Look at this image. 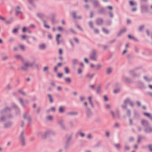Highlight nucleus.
<instances>
[{
  "instance_id": "31",
  "label": "nucleus",
  "mask_w": 152,
  "mask_h": 152,
  "mask_svg": "<svg viewBox=\"0 0 152 152\" xmlns=\"http://www.w3.org/2000/svg\"><path fill=\"white\" fill-rule=\"evenodd\" d=\"M17 31H18V29H16V28H15L13 30V32L14 33H15L17 32Z\"/></svg>"
},
{
  "instance_id": "12",
  "label": "nucleus",
  "mask_w": 152,
  "mask_h": 152,
  "mask_svg": "<svg viewBox=\"0 0 152 152\" xmlns=\"http://www.w3.org/2000/svg\"><path fill=\"white\" fill-rule=\"evenodd\" d=\"M92 97L91 96H89L88 97V99L89 101V102L91 104V105L92 106H93V103L91 101Z\"/></svg>"
},
{
  "instance_id": "10",
  "label": "nucleus",
  "mask_w": 152,
  "mask_h": 152,
  "mask_svg": "<svg viewBox=\"0 0 152 152\" xmlns=\"http://www.w3.org/2000/svg\"><path fill=\"white\" fill-rule=\"evenodd\" d=\"M45 45L44 44H42L39 46V48L42 49H44L45 48Z\"/></svg>"
},
{
  "instance_id": "61",
  "label": "nucleus",
  "mask_w": 152,
  "mask_h": 152,
  "mask_svg": "<svg viewBox=\"0 0 152 152\" xmlns=\"http://www.w3.org/2000/svg\"><path fill=\"white\" fill-rule=\"evenodd\" d=\"M26 36H25V35H22V38L23 39H25V38H26Z\"/></svg>"
},
{
  "instance_id": "60",
  "label": "nucleus",
  "mask_w": 152,
  "mask_h": 152,
  "mask_svg": "<svg viewBox=\"0 0 152 152\" xmlns=\"http://www.w3.org/2000/svg\"><path fill=\"white\" fill-rule=\"evenodd\" d=\"M48 37L49 39H51L52 36L51 35L49 34L48 35Z\"/></svg>"
},
{
  "instance_id": "48",
  "label": "nucleus",
  "mask_w": 152,
  "mask_h": 152,
  "mask_svg": "<svg viewBox=\"0 0 152 152\" xmlns=\"http://www.w3.org/2000/svg\"><path fill=\"white\" fill-rule=\"evenodd\" d=\"M57 69V67L56 66L54 67V71L55 72H56Z\"/></svg>"
},
{
  "instance_id": "28",
  "label": "nucleus",
  "mask_w": 152,
  "mask_h": 152,
  "mask_svg": "<svg viewBox=\"0 0 152 152\" xmlns=\"http://www.w3.org/2000/svg\"><path fill=\"white\" fill-rule=\"evenodd\" d=\"M48 67L47 66H45L44 67L43 70L44 71H46L48 70Z\"/></svg>"
},
{
  "instance_id": "33",
  "label": "nucleus",
  "mask_w": 152,
  "mask_h": 152,
  "mask_svg": "<svg viewBox=\"0 0 152 152\" xmlns=\"http://www.w3.org/2000/svg\"><path fill=\"white\" fill-rule=\"evenodd\" d=\"M63 76V74L61 73H58V76L59 77H61Z\"/></svg>"
},
{
  "instance_id": "56",
  "label": "nucleus",
  "mask_w": 152,
  "mask_h": 152,
  "mask_svg": "<svg viewBox=\"0 0 152 152\" xmlns=\"http://www.w3.org/2000/svg\"><path fill=\"white\" fill-rule=\"evenodd\" d=\"M58 29L59 30L61 31L62 30V28L61 27H59Z\"/></svg>"
},
{
  "instance_id": "34",
  "label": "nucleus",
  "mask_w": 152,
  "mask_h": 152,
  "mask_svg": "<svg viewBox=\"0 0 152 152\" xmlns=\"http://www.w3.org/2000/svg\"><path fill=\"white\" fill-rule=\"evenodd\" d=\"M148 147L150 150L151 151H152V145H150L148 146Z\"/></svg>"
},
{
  "instance_id": "39",
  "label": "nucleus",
  "mask_w": 152,
  "mask_h": 152,
  "mask_svg": "<svg viewBox=\"0 0 152 152\" xmlns=\"http://www.w3.org/2000/svg\"><path fill=\"white\" fill-rule=\"evenodd\" d=\"M0 19L2 20H5V18L0 16Z\"/></svg>"
},
{
  "instance_id": "25",
  "label": "nucleus",
  "mask_w": 152,
  "mask_h": 152,
  "mask_svg": "<svg viewBox=\"0 0 152 152\" xmlns=\"http://www.w3.org/2000/svg\"><path fill=\"white\" fill-rule=\"evenodd\" d=\"M128 37L130 39H134V38L131 35H128Z\"/></svg>"
},
{
  "instance_id": "17",
  "label": "nucleus",
  "mask_w": 152,
  "mask_h": 152,
  "mask_svg": "<svg viewBox=\"0 0 152 152\" xmlns=\"http://www.w3.org/2000/svg\"><path fill=\"white\" fill-rule=\"evenodd\" d=\"M152 131V129L151 128H148L146 130V132H150Z\"/></svg>"
},
{
  "instance_id": "19",
  "label": "nucleus",
  "mask_w": 152,
  "mask_h": 152,
  "mask_svg": "<svg viewBox=\"0 0 152 152\" xmlns=\"http://www.w3.org/2000/svg\"><path fill=\"white\" fill-rule=\"evenodd\" d=\"M112 72V69L110 68H108L107 69V73L109 74Z\"/></svg>"
},
{
  "instance_id": "47",
  "label": "nucleus",
  "mask_w": 152,
  "mask_h": 152,
  "mask_svg": "<svg viewBox=\"0 0 152 152\" xmlns=\"http://www.w3.org/2000/svg\"><path fill=\"white\" fill-rule=\"evenodd\" d=\"M75 12H73V13H72V15H73V18H75L76 17L75 16Z\"/></svg>"
},
{
  "instance_id": "6",
  "label": "nucleus",
  "mask_w": 152,
  "mask_h": 152,
  "mask_svg": "<svg viewBox=\"0 0 152 152\" xmlns=\"http://www.w3.org/2000/svg\"><path fill=\"white\" fill-rule=\"evenodd\" d=\"M144 114L145 115L150 118L152 120V116H151L150 114L148 113H144Z\"/></svg>"
},
{
  "instance_id": "9",
  "label": "nucleus",
  "mask_w": 152,
  "mask_h": 152,
  "mask_svg": "<svg viewBox=\"0 0 152 152\" xmlns=\"http://www.w3.org/2000/svg\"><path fill=\"white\" fill-rule=\"evenodd\" d=\"M31 66L32 65L27 62L25 63L24 64V66L26 67Z\"/></svg>"
},
{
  "instance_id": "5",
  "label": "nucleus",
  "mask_w": 152,
  "mask_h": 152,
  "mask_svg": "<svg viewBox=\"0 0 152 152\" xmlns=\"http://www.w3.org/2000/svg\"><path fill=\"white\" fill-rule=\"evenodd\" d=\"M20 139L22 142V145H24V139L23 137V136L22 134L20 137Z\"/></svg>"
},
{
  "instance_id": "45",
  "label": "nucleus",
  "mask_w": 152,
  "mask_h": 152,
  "mask_svg": "<svg viewBox=\"0 0 152 152\" xmlns=\"http://www.w3.org/2000/svg\"><path fill=\"white\" fill-rule=\"evenodd\" d=\"M90 87L91 88L93 89L94 88V86L93 85H91L90 86Z\"/></svg>"
},
{
  "instance_id": "41",
  "label": "nucleus",
  "mask_w": 152,
  "mask_h": 152,
  "mask_svg": "<svg viewBox=\"0 0 152 152\" xmlns=\"http://www.w3.org/2000/svg\"><path fill=\"white\" fill-rule=\"evenodd\" d=\"M59 53L60 54H62V50L61 49H60L59 50Z\"/></svg>"
},
{
  "instance_id": "57",
  "label": "nucleus",
  "mask_w": 152,
  "mask_h": 152,
  "mask_svg": "<svg viewBox=\"0 0 152 152\" xmlns=\"http://www.w3.org/2000/svg\"><path fill=\"white\" fill-rule=\"evenodd\" d=\"M19 101L21 104H23V101L21 99H19Z\"/></svg>"
},
{
  "instance_id": "20",
  "label": "nucleus",
  "mask_w": 152,
  "mask_h": 152,
  "mask_svg": "<svg viewBox=\"0 0 152 152\" xmlns=\"http://www.w3.org/2000/svg\"><path fill=\"white\" fill-rule=\"evenodd\" d=\"M48 97L50 101V102H53V100L51 96V95L49 94L48 95Z\"/></svg>"
},
{
  "instance_id": "38",
  "label": "nucleus",
  "mask_w": 152,
  "mask_h": 152,
  "mask_svg": "<svg viewBox=\"0 0 152 152\" xmlns=\"http://www.w3.org/2000/svg\"><path fill=\"white\" fill-rule=\"evenodd\" d=\"M119 91V89H117V90H115L114 91V92L115 93H118Z\"/></svg>"
},
{
  "instance_id": "14",
  "label": "nucleus",
  "mask_w": 152,
  "mask_h": 152,
  "mask_svg": "<svg viewBox=\"0 0 152 152\" xmlns=\"http://www.w3.org/2000/svg\"><path fill=\"white\" fill-rule=\"evenodd\" d=\"M102 22V20L101 19H99L97 20V23L98 24H100Z\"/></svg>"
},
{
  "instance_id": "50",
  "label": "nucleus",
  "mask_w": 152,
  "mask_h": 152,
  "mask_svg": "<svg viewBox=\"0 0 152 152\" xmlns=\"http://www.w3.org/2000/svg\"><path fill=\"white\" fill-rule=\"evenodd\" d=\"M115 147L117 148H118L120 147V145H115Z\"/></svg>"
},
{
  "instance_id": "46",
  "label": "nucleus",
  "mask_w": 152,
  "mask_h": 152,
  "mask_svg": "<svg viewBox=\"0 0 152 152\" xmlns=\"http://www.w3.org/2000/svg\"><path fill=\"white\" fill-rule=\"evenodd\" d=\"M84 60L85 62H86L87 63H88V60L86 58H85L84 59Z\"/></svg>"
},
{
  "instance_id": "40",
  "label": "nucleus",
  "mask_w": 152,
  "mask_h": 152,
  "mask_svg": "<svg viewBox=\"0 0 152 152\" xmlns=\"http://www.w3.org/2000/svg\"><path fill=\"white\" fill-rule=\"evenodd\" d=\"M130 4L131 5H133L135 4L132 1H130Z\"/></svg>"
},
{
  "instance_id": "37",
  "label": "nucleus",
  "mask_w": 152,
  "mask_h": 152,
  "mask_svg": "<svg viewBox=\"0 0 152 152\" xmlns=\"http://www.w3.org/2000/svg\"><path fill=\"white\" fill-rule=\"evenodd\" d=\"M104 99L105 101H107L108 100L107 97L106 96H104Z\"/></svg>"
},
{
  "instance_id": "42",
  "label": "nucleus",
  "mask_w": 152,
  "mask_h": 152,
  "mask_svg": "<svg viewBox=\"0 0 152 152\" xmlns=\"http://www.w3.org/2000/svg\"><path fill=\"white\" fill-rule=\"evenodd\" d=\"M143 26H140L139 28V30L141 31L142 30L143 28Z\"/></svg>"
},
{
  "instance_id": "27",
  "label": "nucleus",
  "mask_w": 152,
  "mask_h": 152,
  "mask_svg": "<svg viewBox=\"0 0 152 152\" xmlns=\"http://www.w3.org/2000/svg\"><path fill=\"white\" fill-rule=\"evenodd\" d=\"M20 48L22 50H24L25 49L23 45H20L19 46Z\"/></svg>"
},
{
  "instance_id": "52",
  "label": "nucleus",
  "mask_w": 152,
  "mask_h": 152,
  "mask_svg": "<svg viewBox=\"0 0 152 152\" xmlns=\"http://www.w3.org/2000/svg\"><path fill=\"white\" fill-rule=\"evenodd\" d=\"M106 136L107 137H108L109 135V133L108 132H106Z\"/></svg>"
},
{
  "instance_id": "16",
  "label": "nucleus",
  "mask_w": 152,
  "mask_h": 152,
  "mask_svg": "<svg viewBox=\"0 0 152 152\" xmlns=\"http://www.w3.org/2000/svg\"><path fill=\"white\" fill-rule=\"evenodd\" d=\"M59 110L60 112L62 113L64 111V108L63 107H61L59 108Z\"/></svg>"
},
{
  "instance_id": "30",
  "label": "nucleus",
  "mask_w": 152,
  "mask_h": 152,
  "mask_svg": "<svg viewBox=\"0 0 152 152\" xmlns=\"http://www.w3.org/2000/svg\"><path fill=\"white\" fill-rule=\"evenodd\" d=\"M82 72V70L81 69H78V74H80Z\"/></svg>"
},
{
  "instance_id": "8",
  "label": "nucleus",
  "mask_w": 152,
  "mask_h": 152,
  "mask_svg": "<svg viewBox=\"0 0 152 152\" xmlns=\"http://www.w3.org/2000/svg\"><path fill=\"white\" fill-rule=\"evenodd\" d=\"M61 36V35L60 34H58L57 35L56 40L58 45H59L60 43L58 39V38Z\"/></svg>"
},
{
  "instance_id": "4",
  "label": "nucleus",
  "mask_w": 152,
  "mask_h": 152,
  "mask_svg": "<svg viewBox=\"0 0 152 152\" xmlns=\"http://www.w3.org/2000/svg\"><path fill=\"white\" fill-rule=\"evenodd\" d=\"M20 7L19 6H17L16 9V15H17L19 14H20L21 13V12L19 11L18 10L20 9Z\"/></svg>"
},
{
  "instance_id": "35",
  "label": "nucleus",
  "mask_w": 152,
  "mask_h": 152,
  "mask_svg": "<svg viewBox=\"0 0 152 152\" xmlns=\"http://www.w3.org/2000/svg\"><path fill=\"white\" fill-rule=\"evenodd\" d=\"M102 67V66L100 64H98L97 65L96 67L97 69H99Z\"/></svg>"
},
{
  "instance_id": "36",
  "label": "nucleus",
  "mask_w": 152,
  "mask_h": 152,
  "mask_svg": "<svg viewBox=\"0 0 152 152\" xmlns=\"http://www.w3.org/2000/svg\"><path fill=\"white\" fill-rule=\"evenodd\" d=\"M126 31V29L125 28H124L123 29L120 31V34L122 33L123 32H125Z\"/></svg>"
},
{
  "instance_id": "23",
  "label": "nucleus",
  "mask_w": 152,
  "mask_h": 152,
  "mask_svg": "<svg viewBox=\"0 0 152 152\" xmlns=\"http://www.w3.org/2000/svg\"><path fill=\"white\" fill-rule=\"evenodd\" d=\"M102 29H103V32L104 33H105L106 34H107L108 33V31L106 29L104 28H103Z\"/></svg>"
},
{
  "instance_id": "55",
  "label": "nucleus",
  "mask_w": 152,
  "mask_h": 152,
  "mask_svg": "<svg viewBox=\"0 0 152 152\" xmlns=\"http://www.w3.org/2000/svg\"><path fill=\"white\" fill-rule=\"evenodd\" d=\"M90 67H91V68H94V65H93V64H90Z\"/></svg>"
},
{
  "instance_id": "64",
  "label": "nucleus",
  "mask_w": 152,
  "mask_h": 152,
  "mask_svg": "<svg viewBox=\"0 0 152 152\" xmlns=\"http://www.w3.org/2000/svg\"><path fill=\"white\" fill-rule=\"evenodd\" d=\"M51 110H52V111H55V108H54V107H52V108H51Z\"/></svg>"
},
{
  "instance_id": "13",
  "label": "nucleus",
  "mask_w": 152,
  "mask_h": 152,
  "mask_svg": "<svg viewBox=\"0 0 152 152\" xmlns=\"http://www.w3.org/2000/svg\"><path fill=\"white\" fill-rule=\"evenodd\" d=\"M15 57L16 58H17V59H20L22 58L21 56L20 55H15Z\"/></svg>"
},
{
  "instance_id": "21",
  "label": "nucleus",
  "mask_w": 152,
  "mask_h": 152,
  "mask_svg": "<svg viewBox=\"0 0 152 152\" xmlns=\"http://www.w3.org/2000/svg\"><path fill=\"white\" fill-rule=\"evenodd\" d=\"M47 118L49 120H52L53 118V117L51 116H49L47 117Z\"/></svg>"
},
{
  "instance_id": "7",
  "label": "nucleus",
  "mask_w": 152,
  "mask_h": 152,
  "mask_svg": "<svg viewBox=\"0 0 152 152\" xmlns=\"http://www.w3.org/2000/svg\"><path fill=\"white\" fill-rule=\"evenodd\" d=\"M94 75V74H88L87 75L86 77L89 78H92Z\"/></svg>"
},
{
  "instance_id": "62",
  "label": "nucleus",
  "mask_w": 152,
  "mask_h": 152,
  "mask_svg": "<svg viewBox=\"0 0 152 152\" xmlns=\"http://www.w3.org/2000/svg\"><path fill=\"white\" fill-rule=\"evenodd\" d=\"M137 105L139 106H140V102H137Z\"/></svg>"
},
{
  "instance_id": "26",
  "label": "nucleus",
  "mask_w": 152,
  "mask_h": 152,
  "mask_svg": "<svg viewBox=\"0 0 152 152\" xmlns=\"http://www.w3.org/2000/svg\"><path fill=\"white\" fill-rule=\"evenodd\" d=\"M28 29V28H26V27H23V29H22L23 32H25L26 30Z\"/></svg>"
},
{
  "instance_id": "3",
  "label": "nucleus",
  "mask_w": 152,
  "mask_h": 152,
  "mask_svg": "<svg viewBox=\"0 0 152 152\" xmlns=\"http://www.w3.org/2000/svg\"><path fill=\"white\" fill-rule=\"evenodd\" d=\"M124 103L125 104H127V103H129L131 106H132L133 105L132 104L129 99L126 100L124 102Z\"/></svg>"
},
{
  "instance_id": "59",
  "label": "nucleus",
  "mask_w": 152,
  "mask_h": 152,
  "mask_svg": "<svg viewBox=\"0 0 152 152\" xmlns=\"http://www.w3.org/2000/svg\"><path fill=\"white\" fill-rule=\"evenodd\" d=\"M70 30L73 33H76V32L75 31L73 30L72 29H71Z\"/></svg>"
},
{
  "instance_id": "44",
  "label": "nucleus",
  "mask_w": 152,
  "mask_h": 152,
  "mask_svg": "<svg viewBox=\"0 0 152 152\" xmlns=\"http://www.w3.org/2000/svg\"><path fill=\"white\" fill-rule=\"evenodd\" d=\"M57 89L59 91H60L61 90V88L60 86H58L57 87Z\"/></svg>"
},
{
  "instance_id": "18",
  "label": "nucleus",
  "mask_w": 152,
  "mask_h": 152,
  "mask_svg": "<svg viewBox=\"0 0 152 152\" xmlns=\"http://www.w3.org/2000/svg\"><path fill=\"white\" fill-rule=\"evenodd\" d=\"M37 16L39 18H42L43 16V15L41 13H38L37 14Z\"/></svg>"
},
{
  "instance_id": "53",
  "label": "nucleus",
  "mask_w": 152,
  "mask_h": 152,
  "mask_svg": "<svg viewBox=\"0 0 152 152\" xmlns=\"http://www.w3.org/2000/svg\"><path fill=\"white\" fill-rule=\"evenodd\" d=\"M89 25H90V26L91 27H92V23L91 22H90L89 23Z\"/></svg>"
},
{
  "instance_id": "15",
  "label": "nucleus",
  "mask_w": 152,
  "mask_h": 152,
  "mask_svg": "<svg viewBox=\"0 0 152 152\" xmlns=\"http://www.w3.org/2000/svg\"><path fill=\"white\" fill-rule=\"evenodd\" d=\"M101 88V86H99L96 90V92L97 93H98L100 92V90Z\"/></svg>"
},
{
  "instance_id": "11",
  "label": "nucleus",
  "mask_w": 152,
  "mask_h": 152,
  "mask_svg": "<svg viewBox=\"0 0 152 152\" xmlns=\"http://www.w3.org/2000/svg\"><path fill=\"white\" fill-rule=\"evenodd\" d=\"M65 80L66 82L67 83H70L71 82V80L69 78H66L65 79Z\"/></svg>"
},
{
  "instance_id": "51",
  "label": "nucleus",
  "mask_w": 152,
  "mask_h": 152,
  "mask_svg": "<svg viewBox=\"0 0 152 152\" xmlns=\"http://www.w3.org/2000/svg\"><path fill=\"white\" fill-rule=\"evenodd\" d=\"M44 26L46 28H49V27L48 26V25H47L46 24H45L44 25Z\"/></svg>"
},
{
  "instance_id": "1",
  "label": "nucleus",
  "mask_w": 152,
  "mask_h": 152,
  "mask_svg": "<svg viewBox=\"0 0 152 152\" xmlns=\"http://www.w3.org/2000/svg\"><path fill=\"white\" fill-rule=\"evenodd\" d=\"M96 53L95 52H92L90 57L91 58L92 60H96Z\"/></svg>"
},
{
  "instance_id": "2",
  "label": "nucleus",
  "mask_w": 152,
  "mask_h": 152,
  "mask_svg": "<svg viewBox=\"0 0 152 152\" xmlns=\"http://www.w3.org/2000/svg\"><path fill=\"white\" fill-rule=\"evenodd\" d=\"M142 125L145 126H146L148 124V122L147 121L144 120H143L142 121Z\"/></svg>"
},
{
  "instance_id": "29",
  "label": "nucleus",
  "mask_w": 152,
  "mask_h": 152,
  "mask_svg": "<svg viewBox=\"0 0 152 152\" xmlns=\"http://www.w3.org/2000/svg\"><path fill=\"white\" fill-rule=\"evenodd\" d=\"M8 58V57L7 56H5L3 57L2 58V60L3 61H5Z\"/></svg>"
},
{
  "instance_id": "58",
  "label": "nucleus",
  "mask_w": 152,
  "mask_h": 152,
  "mask_svg": "<svg viewBox=\"0 0 152 152\" xmlns=\"http://www.w3.org/2000/svg\"><path fill=\"white\" fill-rule=\"evenodd\" d=\"M80 135L82 137H83L84 136V134L83 133H80Z\"/></svg>"
},
{
  "instance_id": "24",
  "label": "nucleus",
  "mask_w": 152,
  "mask_h": 152,
  "mask_svg": "<svg viewBox=\"0 0 152 152\" xmlns=\"http://www.w3.org/2000/svg\"><path fill=\"white\" fill-rule=\"evenodd\" d=\"M77 63V61L76 59H74L73 60V63L74 64H75Z\"/></svg>"
},
{
  "instance_id": "63",
  "label": "nucleus",
  "mask_w": 152,
  "mask_h": 152,
  "mask_svg": "<svg viewBox=\"0 0 152 152\" xmlns=\"http://www.w3.org/2000/svg\"><path fill=\"white\" fill-rule=\"evenodd\" d=\"M127 52V50H125L123 52V54H125V53H126Z\"/></svg>"
},
{
  "instance_id": "43",
  "label": "nucleus",
  "mask_w": 152,
  "mask_h": 152,
  "mask_svg": "<svg viewBox=\"0 0 152 152\" xmlns=\"http://www.w3.org/2000/svg\"><path fill=\"white\" fill-rule=\"evenodd\" d=\"M80 100L81 101H83L84 99V97H80Z\"/></svg>"
},
{
  "instance_id": "22",
  "label": "nucleus",
  "mask_w": 152,
  "mask_h": 152,
  "mask_svg": "<svg viewBox=\"0 0 152 152\" xmlns=\"http://www.w3.org/2000/svg\"><path fill=\"white\" fill-rule=\"evenodd\" d=\"M65 72L66 73L68 74L69 73V71L67 68H65Z\"/></svg>"
},
{
  "instance_id": "32",
  "label": "nucleus",
  "mask_w": 152,
  "mask_h": 152,
  "mask_svg": "<svg viewBox=\"0 0 152 152\" xmlns=\"http://www.w3.org/2000/svg\"><path fill=\"white\" fill-rule=\"evenodd\" d=\"M110 107V105L109 104H107L105 106L106 108L107 109L109 108Z\"/></svg>"
},
{
  "instance_id": "54",
  "label": "nucleus",
  "mask_w": 152,
  "mask_h": 152,
  "mask_svg": "<svg viewBox=\"0 0 152 152\" xmlns=\"http://www.w3.org/2000/svg\"><path fill=\"white\" fill-rule=\"evenodd\" d=\"M94 31L96 33H98L99 32V31L97 29H95Z\"/></svg>"
},
{
  "instance_id": "49",
  "label": "nucleus",
  "mask_w": 152,
  "mask_h": 152,
  "mask_svg": "<svg viewBox=\"0 0 152 152\" xmlns=\"http://www.w3.org/2000/svg\"><path fill=\"white\" fill-rule=\"evenodd\" d=\"M88 138H90L91 137V135L90 134H89L87 136Z\"/></svg>"
}]
</instances>
